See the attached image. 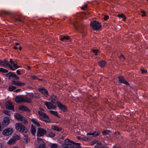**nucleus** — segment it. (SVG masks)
<instances>
[{
    "label": "nucleus",
    "instance_id": "nucleus-1",
    "mask_svg": "<svg viewBox=\"0 0 148 148\" xmlns=\"http://www.w3.org/2000/svg\"><path fill=\"white\" fill-rule=\"evenodd\" d=\"M64 144L61 146V148H74L75 145L78 146L75 148H81L79 143H75L67 138L64 140Z\"/></svg>",
    "mask_w": 148,
    "mask_h": 148
},
{
    "label": "nucleus",
    "instance_id": "nucleus-2",
    "mask_svg": "<svg viewBox=\"0 0 148 148\" xmlns=\"http://www.w3.org/2000/svg\"><path fill=\"white\" fill-rule=\"evenodd\" d=\"M15 127L16 130L20 132L26 133L27 132V130L25 127L19 123L16 124Z\"/></svg>",
    "mask_w": 148,
    "mask_h": 148
},
{
    "label": "nucleus",
    "instance_id": "nucleus-3",
    "mask_svg": "<svg viewBox=\"0 0 148 148\" xmlns=\"http://www.w3.org/2000/svg\"><path fill=\"white\" fill-rule=\"evenodd\" d=\"M90 25L92 29L95 30L100 29L101 27L100 23L95 21L91 22Z\"/></svg>",
    "mask_w": 148,
    "mask_h": 148
},
{
    "label": "nucleus",
    "instance_id": "nucleus-4",
    "mask_svg": "<svg viewBox=\"0 0 148 148\" xmlns=\"http://www.w3.org/2000/svg\"><path fill=\"white\" fill-rule=\"evenodd\" d=\"M45 104L49 110L54 109L56 107V104H53L51 101V102L46 101L45 102Z\"/></svg>",
    "mask_w": 148,
    "mask_h": 148
},
{
    "label": "nucleus",
    "instance_id": "nucleus-5",
    "mask_svg": "<svg viewBox=\"0 0 148 148\" xmlns=\"http://www.w3.org/2000/svg\"><path fill=\"white\" fill-rule=\"evenodd\" d=\"M47 131L44 129L42 128H38V129L36 135L38 137L43 136L46 134Z\"/></svg>",
    "mask_w": 148,
    "mask_h": 148
},
{
    "label": "nucleus",
    "instance_id": "nucleus-6",
    "mask_svg": "<svg viewBox=\"0 0 148 148\" xmlns=\"http://www.w3.org/2000/svg\"><path fill=\"white\" fill-rule=\"evenodd\" d=\"M56 105H57L59 109L62 111L63 112L67 111V107L66 106L63 105L59 101H57L56 102Z\"/></svg>",
    "mask_w": 148,
    "mask_h": 148
},
{
    "label": "nucleus",
    "instance_id": "nucleus-7",
    "mask_svg": "<svg viewBox=\"0 0 148 148\" xmlns=\"http://www.w3.org/2000/svg\"><path fill=\"white\" fill-rule=\"evenodd\" d=\"M38 114L41 118L46 119V121L49 120V116L42 111H38Z\"/></svg>",
    "mask_w": 148,
    "mask_h": 148
},
{
    "label": "nucleus",
    "instance_id": "nucleus-8",
    "mask_svg": "<svg viewBox=\"0 0 148 148\" xmlns=\"http://www.w3.org/2000/svg\"><path fill=\"white\" fill-rule=\"evenodd\" d=\"M5 106L7 109L12 110L14 111V106L12 103L10 101H8L5 104Z\"/></svg>",
    "mask_w": 148,
    "mask_h": 148
},
{
    "label": "nucleus",
    "instance_id": "nucleus-9",
    "mask_svg": "<svg viewBox=\"0 0 148 148\" xmlns=\"http://www.w3.org/2000/svg\"><path fill=\"white\" fill-rule=\"evenodd\" d=\"M12 84L19 86H22L25 84V83L21 82V81L13 79L12 80Z\"/></svg>",
    "mask_w": 148,
    "mask_h": 148
},
{
    "label": "nucleus",
    "instance_id": "nucleus-10",
    "mask_svg": "<svg viewBox=\"0 0 148 148\" xmlns=\"http://www.w3.org/2000/svg\"><path fill=\"white\" fill-rule=\"evenodd\" d=\"M13 132V130L11 128H8L4 130L3 132V135L6 136H8L12 134Z\"/></svg>",
    "mask_w": 148,
    "mask_h": 148
},
{
    "label": "nucleus",
    "instance_id": "nucleus-11",
    "mask_svg": "<svg viewBox=\"0 0 148 148\" xmlns=\"http://www.w3.org/2000/svg\"><path fill=\"white\" fill-rule=\"evenodd\" d=\"M10 62L14 66V67H13L10 64V69L12 70H15L16 69L20 67V66L17 65L16 64L14 63L12 60L10 59Z\"/></svg>",
    "mask_w": 148,
    "mask_h": 148
},
{
    "label": "nucleus",
    "instance_id": "nucleus-12",
    "mask_svg": "<svg viewBox=\"0 0 148 148\" xmlns=\"http://www.w3.org/2000/svg\"><path fill=\"white\" fill-rule=\"evenodd\" d=\"M118 78L119 79V81L120 83H123L127 85H129V83L125 80L123 77L122 76H119Z\"/></svg>",
    "mask_w": 148,
    "mask_h": 148
},
{
    "label": "nucleus",
    "instance_id": "nucleus-13",
    "mask_svg": "<svg viewBox=\"0 0 148 148\" xmlns=\"http://www.w3.org/2000/svg\"><path fill=\"white\" fill-rule=\"evenodd\" d=\"M15 118L18 121H22L24 119V118L23 117L22 115L18 113H17L15 115Z\"/></svg>",
    "mask_w": 148,
    "mask_h": 148
},
{
    "label": "nucleus",
    "instance_id": "nucleus-14",
    "mask_svg": "<svg viewBox=\"0 0 148 148\" xmlns=\"http://www.w3.org/2000/svg\"><path fill=\"white\" fill-rule=\"evenodd\" d=\"M39 90L41 93L46 97H47L48 96V92L47 90L42 88L39 89Z\"/></svg>",
    "mask_w": 148,
    "mask_h": 148
},
{
    "label": "nucleus",
    "instance_id": "nucleus-15",
    "mask_svg": "<svg viewBox=\"0 0 148 148\" xmlns=\"http://www.w3.org/2000/svg\"><path fill=\"white\" fill-rule=\"evenodd\" d=\"M15 100L17 103L24 102V98L20 96H17L16 97Z\"/></svg>",
    "mask_w": 148,
    "mask_h": 148
},
{
    "label": "nucleus",
    "instance_id": "nucleus-16",
    "mask_svg": "<svg viewBox=\"0 0 148 148\" xmlns=\"http://www.w3.org/2000/svg\"><path fill=\"white\" fill-rule=\"evenodd\" d=\"M10 122V119L8 117H5L3 121L2 122V124L4 126H7L9 123Z\"/></svg>",
    "mask_w": 148,
    "mask_h": 148
},
{
    "label": "nucleus",
    "instance_id": "nucleus-17",
    "mask_svg": "<svg viewBox=\"0 0 148 148\" xmlns=\"http://www.w3.org/2000/svg\"><path fill=\"white\" fill-rule=\"evenodd\" d=\"M100 134V133L96 131H94L92 133H88L87 134V136L92 135L94 137L99 135Z\"/></svg>",
    "mask_w": 148,
    "mask_h": 148
},
{
    "label": "nucleus",
    "instance_id": "nucleus-18",
    "mask_svg": "<svg viewBox=\"0 0 148 148\" xmlns=\"http://www.w3.org/2000/svg\"><path fill=\"white\" fill-rule=\"evenodd\" d=\"M51 99V101L53 104H56V100H57V97L55 95H52Z\"/></svg>",
    "mask_w": 148,
    "mask_h": 148
},
{
    "label": "nucleus",
    "instance_id": "nucleus-19",
    "mask_svg": "<svg viewBox=\"0 0 148 148\" xmlns=\"http://www.w3.org/2000/svg\"><path fill=\"white\" fill-rule=\"evenodd\" d=\"M32 122L35 125H36L38 127H40V123L38 122L37 120L33 119L31 120Z\"/></svg>",
    "mask_w": 148,
    "mask_h": 148
},
{
    "label": "nucleus",
    "instance_id": "nucleus-20",
    "mask_svg": "<svg viewBox=\"0 0 148 148\" xmlns=\"http://www.w3.org/2000/svg\"><path fill=\"white\" fill-rule=\"evenodd\" d=\"M51 128L53 130H56L57 131H60L62 130V129L61 128L52 125L51 127Z\"/></svg>",
    "mask_w": 148,
    "mask_h": 148
},
{
    "label": "nucleus",
    "instance_id": "nucleus-21",
    "mask_svg": "<svg viewBox=\"0 0 148 148\" xmlns=\"http://www.w3.org/2000/svg\"><path fill=\"white\" fill-rule=\"evenodd\" d=\"M36 131V127L33 125H32L31 128V132L32 134L33 135H35Z\"/></svg>",
    "mask_w": 148,
    "mask_h": 148
},
{
    "label": "nucleus",
    "instance_id": "nucleus-22",
    "mask_svg": "<svg viewBox=\"0 0 148 148\" xmlns=\"http://www.w3.org/2000/svg\"><path fill=\"white\" fill-rule=\"evenodd\" d=\"M60 38L61 41H63L65 40H69V36H61L60 37Z\"/></svg>",
    "mask_w": 148,
    "mask_h": 148
},
{
    "label": "nucleus",
    "instance_id": "nucleus-23",
    "mask_svg": "<svg viewBox=\"0 0 148 148\" xmlns=\"http://www.w3.org/2000/svg\"><path fill=\"white\" fill-rule=\"evenodd\" d=\"M15 141V140L13 138H12L8 141V144L10 145H12L13 144Z\"/></svg>",
    "mask_w": 148,
    "mask_h": 148
},
{
    "label": "nucleus",
    "instance_id": "nucleus-24",
    "mask_svg": "<svg viewBox=\"0 0 148 148\" xmlns=\"http://www.w3.org/2000/svg\"><path fill=\"white\" fill-rule=\"evenodd\" d=\"M106 63V61L104 60L99 61L98 62L99 65L101 67L105 66Z\"/></svg>",
    "mask_w": 148,
    "mask_h": 148
},
{
    "label": "nucleus",
    "instance_id": "nucleus-25",
    "mask_svg": "<svg viewBox=\"0 0 148 148\" xmlns=\"http://www.w3.org/2000/svg\"><path fill=\"white\" fill-rule=\"evenodd\" d=\"M19 109L22 111H27L29 110L26 107L24 106H20Z\"/></svg>",
    "mask_w": 148,
    "mask_h": 148
},
{
    "label": "nucleus",
    "instance_id": "nucleus-26",
    "mask_svg": "<svg viewBox=\"0 0 148 148\" xmlns=\"http://www.w3.org/2000/svg\"><path fill=\"white\" fill-rule=\"evenodd\" d=\"M10 64L8 61L6 60H4V67H6V66L9 67L10 68Z\"/></svg>",
    "mask_w": 148,
    "mask_h": 148
},
{
    "label": "nucleus",
    "instance_id": "nucleus-27",
    "mask_svg": "<svg viewBox=\"0 0 148 148\" xmlns=\"http://www.w3.org/2000/svg\"><path fill=\"white\" fill-rule=\"evenodd\" d=\"M31 101V99L30 97H27L24 98V102L30 103Z\"/></svg>",
    "mask_w": 148,
    "mask_h": 148
},
{
    "label": "nucleus",
    "instance_id": "nucleus-28",
    "mask_svg": "<svg viewBox=\"0 0 148 148\" xmlns=\"http://www.w3.org/2000/svg\"><path fill=\"white\" fill-rule=\"evenodd\" d=\"M49 111L51 114L56 116L58 118L59 117V116L58 115L57 112L53 110H50Z\"/></svg>",
    "mask_w": 148,
    "mask_h": 148
},
{
    "label": "nucleus",
    "instance_id": "nucleus-29",
    "mask_svg": "<svg viewBox=\"0 0 148 148\" xmlns=\"http://www.w3.org/2000/svg\"><path fill=\"white\" fill-rule=\"evenodd\" d=\"M55 136V134L52 132H49L47 134V136L48 137H51V138L54 137Z\"/></svg>",
    "mask_w": 148,
    "mask_h": 148
},
{
    "label": "nucleus",
    "instance_id": "nucleus-30",
    "mask_svg": "<svg viewBox=\"0 0 148 148\" xmlns=\"http://www.w3.org/2000/svg\"><path fill=\"white\" fill-rule=\"evenodd\" d=\"M16 89V87L15 86H9L8 88V90L10 91H13Z\"/></svg>",
    "mask_w": 148,
    "mask_h": 148
},
{
    "label": "nucleus",
    "instance_id": "nucleus-31",
    "mask_svg": "<svg viewBox=\"0 0 148 148\" xmlns=\"http://www.w3.org/2000/svg\"><path fill=\"white\" fill-rule=\"evenodd\" d=\"M37 140L38 143L39 144H45V143L44 142L43 140L41 138H37Z\"/></svg>",
    "mask_w": 148,
    "mask_h": 148
},
{
    "label": "nucleus",
    "instance_id": "nucleus-32",
    "mask_svg": "<svg viewBox=\"0 0 148 148\" xmlns=\"http://www.w3.org/2000/svg\"><path fill=\"white\" fill-rule=\"evenodd\" d=\"M8 70L2 68H0V72L3 73H7L8 72Z\"/></svg>",
    "mask_w": 148,
    "mask_h": 148
},
{
    "label": "nucleus",
    "instance_id": "nucleus-33",
    "mask_svg": "<svg viewBox=\"0 0 148 148\" xmlns=\"http://www.w3.org/2000/svg\"><path fill=\"white\" fill-rule=\"evenodd\" d=\"M12 138L15 140L16 141L17 140H18L20 139V136L16 134L14 135L13 137Z\"/></svg>",
    "mask_w": 148,
    "mask_h": 148
},
{
    "label": "nucleus",
    "instance_id": "nucleus-34",
    "mask_svg": "<svg viewBox=\"0 0 148 148\" xmlns=\"http://www.w3.org/2000/svg\"><path fill=\"white\" fill-rule=\"evenodd\" d=\"M117 16L119 18H123L124 20L126 19L125 16L123 14H122L118 15Z\"/></svg>",
    "mask_w": 148,
    "mask_h": 148
},
{
    "label": "nucleus",
    "instance_id": "nucleus-35",
    "mask_svg": "<svg viewBox=\"0 0 148 148\" xmlns=\"http://www.w3.org/2000/svg\"><path fill=\"white\" fill-rule=\"evenodd\" d=\"M58 147L57 144L55 143L52 144L50 146L51 148H56Z\"/></svg>",
    "mask_w": 148,
    "mask_h": 148
},
{
    "label": "nucleus",
    "instance_id": "nucleus-36",
    "mask_svg": "<svg viewBox=\"0 0 148 148\" xmlns=\"http://www.w3.org/2000/svg\"><path fill=\"white\" fill-rule=\"evenodd\" d=\"M45 144L42 143L40 144L38 148H45Z\"/></svg>",
    "mask_w": 148,
    "mask_h": 148
},
{
    "label": "nucleus",
    "instance_id": "nucleus-37",
    "mask_svg": "<svg viewBox=\"0 0 148 148\" xmlns=\"http://www.w3.org/2000/svg\"><path fill=\"white\" fill-rule=\"evenodd\" d=\"M110 131L108 130H106L102 132V133L103 135H105L106 134H108Z\"/></svg>",
    "mask_w": 148,
    "mask_h": 148
},
{
    "label": "nucleus",
    "instance_id": "nucleus-38",
    "mask_svg": "<svg viewBox=\"0 0 148 148\" xmlns=\"http://www.w3.org/2000/svg\"><path fill=\"white\" fill-rule=\"evenodd\" d=\"M9 77H15V76H16V75L14 73H10V72H9Z\"/></svg>",
    "mask_w": 148,
    "mask_h": 148
},
{
    "label": "nucleus",
    "instance_id": "nucleus-39",
    "mask_svg": "<svg viewBox=\"0 0 148 148\" xmlns=\"http://www.w3.org/2000/svg\"><path fill=\"white\" fill-rule=\"evenodd\" d=\"M87 5L85 4L84 6L82 7L81 9L83 10H85L87 9Z\"/></svg>",
    "mask_w": 148,
    "mask_h": 148
},
{
    "label": "nucleus",
    "instance_id": "nucleus-40",
    "mask_svg": "<svg viewBox=\"0 0 148 148\" xmlns=\"http://www.w3.org/2000/svg\"><path fill=\"white\" fill-rule=\"evenodd\" d=\"M141 13L142 14H141V15L142 16L144 17L146 15V14L145 13V12L144 11H141Z\"/></svg>",
    "mask_w": 148,
    "mask_h": 148
},
{
    "label": "nucleus",
    "instance_id": "nucleus-41",
    "mask_svg": "<svg viewBox=\"0 0 148 148\" xmlns=\"http://www.w3.org/2000/svg\"><path fill=\"white\" fill-rule=\"evenodd\" d=\"M4 114L6 115H8V116L10 115V114L8 110L4 111Z\"/></svg>",
    "mask_w": 148,
    "mask_h": 148
},
{
    "label": "nucleus",
    "instance_id": "nucleus-42",
    "mask_svg": "<svg viewBox=\"0 0 148 148\" xmlns=\"http://www.w3.org/2000/svg\"><path fill=\"white\" fill-rule=\"evenodd\" d=\"M31 77L32 79H38V77L34 75H32L31 76Z\"/></svg>",
    "mask_w": 148,
    "mask_h": 148
},
{
    "label": "nucleus",
    "instance_id": "nucleus-43",
    "mask_svg": "<svg viewBox=\"0 0 148 148\" xmlns=\"http://www.w3.org/2000/svg\"><path fill=\"white\" fill-rule=\"evenodd\" d=\"M119 57L121 59H123V60H124L125 59V58L122 55H121Z\"/></svg>",
    "mask_w": 148,
    "mask_h": 148
},
{
    "label": "nucleus",
    "instance_id": "nucleus-44",
    "mask_svg": "<svg viewBox=\"0 0 148 148\" xmlns=\"http://www.w3.org/2000/svg\"><path fill=\"white\" fill-rule=\"evenodd\" d=\"M93 52L95 53V55H97L98 50H93Z\"/></svg>",
    "mask_w": 148,
    "mask_h": 148
},
{
    "label": "nucleus",
    "instance_id": "nucleus-45",
    "mask_svg": "<svg viewBox=\"0 0 148 148\" xmlns=\"http://www.w3.org/2000/svg\"><path fill=\"white\" fill-rule=\"evenodd\" d=\"M0 65L4 66V60L2 61L0 60Z\"/></svg>",
    "mask_w": 148,
    "mask_h": 148
},
{
    "label": "nucleus",
    "instance_id": "nucleus-46",
    "mask_svg": "<svg viewBox=\"0 0 148 148\" xmlns=\"http://www.w3.org/2000/svg\"><path fill=\"white\" fill-rule=\"evenodd\" d=\"M141 72L142 73H146L147 72V71L146 70H145L144 69H142L141 70Z\"/></svg>",
    "mask_w": 148,
    "mask_h": 148
},
{
    "label": "nucleus",
    "instance_id": "nucleus-47",
    "mask_svg": "<svg viewBox=\"0 0 148 148\" xmlns=\"http://www.w3.org/2000/svg\"><path fill=\"white\" fill-rule=\"evenodd\" d=\"M109 18V16H108L106 15L105 16L104 19L105 20H107Z\"/></svg>",
    "mask_w": 148,
    "mask_h": 148
},
{
    "label": "nucleus",
    "instance_id": "nucleus-48",
    "mask_svg": "<svg viewBox=\"0 0 148 148\" xmlns=\"http://www.w3.org/2000/svg\"><path fill=\"white\" fill-rule=\"evenodd\" d=\"M16 72L17 74L18 75H20L21 74V73H20V70L19 69L17 70L16 71Z\"/></svg>",
    "mask_w": 148,
    "mask_h": 148
},
{
    "label": "nucleus",
    "instance_id": "nucleus-49",
    "mask_svg": "<svg viewBox=\"0 0 148 148\" xmlns=\"http://www.w3.org/2000/svg\"><path fill=\"white\" fill-rule=\"evenodd\" d=\"M114 134L116 135H119L120 133L118 132H115Z\"/></svg>",
    "mask_w": 148,
    "mask_h": 148
},
{
    "label": "nucleus",
    "instance_id": "nucleus-50",
    "mask_svg": "<svg viewBox=\"0 0 148 148\" xmlns=\"http://www.w3.org/2000/svg\"><path fill=\"white\" fill-rule=\"evenodd\" d=\"M88 139H89L87 138H83V140L86 141H87Z\"/></svg>",
    "mask_w": 148,
    "mask_h": 148
},
{
    "label": "nucleus",
    "instance_id": "nucleus-51",
    "mask_svg": "<svg viewBox=\"0 0 148 148\" xmlns=\"http://www.w3.org/2000/svg\"><path fill=\"white\" fill-rule=\"evenodd\" d=\"M15 49H18V47L17 45H15L13 47Z\"/></svg>",
    "mask_w": 148,
    "mask_h": 148
},
{
    "label": "nucleus",
    "instance_id": "nucleus-52",
    "mask_svg": "<svg viewBox=\"0 0 148 148\" xmlns=\"http://www.w3.org/2000/svg\"><path fill=\"white\" fill-rule=\"evenodd\" d=\"M14 78H15L16 79H17V80H18L19 79V78L18 76H17L16 75V76H15Z\"/></svg>",
    "mask_w": 148,
    "mask_h": 148
},
{
    "label": "nucleus",
    "instance_id": "nucleus-53",
    "mask_svg": "<svg viewBox=\"0 0 148 148\" xmlns=\"http://www.w3.org/2000/svg\"><path fill=\"white\" fill-rule=\"evenodd\" d=\"M24 123L25 124H26L28 122L27 121L25 120V119L24 120Z\"/></svg>",
    "mask_w": 148,
    "mask_h": 148
},
{
    "label": "nucleus",
    "instance_id": "nucleus-54",
    "mask_svg": "<svg viewBox=\"0 0 148 148\" xmlns=\"http://www.w3.org/2000/svg\"><path fill=\"white\" fill-rule=\"evenodd\" d=\"M98 145L99 146H101L102 145V143L101 142H99L98 143Z\"/></svg>",
    "mask_w": 148,
    "mask_h": 148
},
{
    "label": "nucleus",
    "instance_id": "nucleus-55",
    "mask_svg": "<svg viewBox=\"0 0 148 148\" xmlns=\"http://www.w3.org/2000/svg\"><path fill=\"white\" fill-rule=\"evenodd\" d=\"M27 67L29 69H30L31 68L30 66H27Z\"/></svg>",
    "mask_w": 148,
    "mask_h": 148
},
{
    "label": "nucleus",
    "instance_id": "nucleus-56",
    "mask_svg": "<svg viewBox=\"0 0 148 148\" xmlns=\"http://www.w3.org/2000/svg\"><path fill=\"white\" fill-rule=\"evenodd\" d=\"M18 21H19L20 22H23L22 20L21 19H18Z\"/></svg>",
    "mask_w": 148,
    "mask_h": 148
},
{
    "label": "nucleus",
    "instance_id": "nucleus-57",
    "mask_svg": "<svg viewBox=\"0 0 148 148\" xmlns=\"http://www.w3.org/2000/svg\"><path fill=\"white\" fill-rule=\"evenodd\" d=\"M22 48V47L21 46L19 47V49L20 50H21Z\"/></svg>",
    "mask_w": 148,
    "mask_h": 148
},
{
    "label": "nucleus",
    "instance_id": "nucleus-58",
    "mask_svg": "<svg viewBox=\"0 0 148 148\" xmlns=\"http://www.w3.org/2000/svg\"><path fill=\"white\" fill-rule=\"evenodd\" d=\"M74 26L76 28V29H78L77 28V25H74Z\"/></svg>",
    "mask_w": 148,
    "mask_h": 148
},
{
    "label": "nucleus",
    "instance_id": "nucleus-59",
    "mask_svg": "<svg viewBox=\"0 0 148 148\" xmlns=\"http://www.w3.org/2000/svg\"><path fill=\"white\" fill-rule=\"evenodd\" d=\"M19 45V44L18 43H16V45Z\"/></svg>",
    "mask_w": 148,
    "mask_h": 148
},
{
    "label": "nucleus",
    "instance_id": "nucleus-60",
    "mask_svg": "<svg viewBox=\"0 0 148 148\" xmlns=\"http://www.w3.org/2000/svg\"><path fill=\"white\" fill-rule=\"evenodd\" d=\"M1 124H0V131L1 130Z\"/></svg>",
    "mask_w": 148,
    "mask_h": 148
},
{
    "label": "nucleus",
    "instance_id": "nucleus-61",
    "mask_svg": "<svg viewBox=\"0 0 148 148\" xmlns=\"http://www.w3.org/2000/svg\"><path fill=\"white\" fill-rule=\"evenodd\" d=\"M99 148H108V147H106V148H105V147H99Z\"/></svg>",
    "mask_w": 148,
    "mask_h": 148
},
{
    "label": "nucleus",
    "instance_id": "nucleus-62",
    "mask_svg": "<svg viewBox=\"0 0 148 148\" xmlns=\"http://www.w3.org/2000/svg\"><path fill=\"white\" fill-rule=\"evenodd\" d=\"M95 148H97V145H95Z\"/></svg>",
    "mask_w": 148,
    "mask_h": 148
},
{
    "label": "nucleus",
    "instance_id": "nucleus-63",
    "mask_svg": "<svg viewBox=\"0 0 148 148\" xmlns=\"http://www.w3.org/2000/svg\"><path fill=\"white\" fill-rule=\"evenodd\" d=\"M0 148H2V147L1 145H0Z\"/></svg>",
    "mask_w": 148,
    "mask_h": 148
},
{
    "label": "nucleus",
    "instance_id": "nucleus-64",
    "mask_svg": "<svg viewBox=\"0 0 148 148\" xmlns=\"http://www.w3.org/2000/svg\"><path fill=\"white\" fill-rule=\"evenodd\" d=\"M19 91V90H18V89H17V90H16V91Z\"/></svg>",
    "mask_w": 148,
    "mask_h": 148
}]
</instances>
